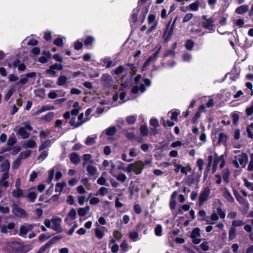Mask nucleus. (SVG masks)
<instances>
[{"instance_id":"nucleus-1","label":"nucleus","mask_w":253,"mask_h":253,"mask_svg":"<svg viewBox=\"0 0 253 253\" xmlns=\"http://www.w3.org/2000/svg\"><path fill=\"white\" fill-rule=\"evenodd\" d=\"M5 248L8 253H27L32 249L33 246L22 242L13 241L6 242Z\"/></svg>"},{"instance_id":"nucleus-2","label":"nucleus","mask_w":253,"mask_h":253,"mask_svg":"<svg viewBox=\"0 0 253 253\" xmlns=\"http://www.w3.org/2000/svg\"><path fill=\"white\" fill-rule=\"evenodd\" d=\"M180 112L179 110H172L168 113V117L170 118V120H167L168 126H172L175 124L178 121L177 117Z\"/></svg>"},{"instance_id":"nucleus-3","label":"nucleus","mask_w":253,"mask_h":253,"mask_svg":"<svg viewBox=\"0 0 253 253\" xmlns=\"http://www.w3.org/2000/svg\"><path fill=\"white\" fill-rule=\"evenodd\" d=\"M76 118L75 117H73L70 120L69 123L71 126H80L83 125L84 123L89 121V119L88 118H85L84 116V114L83 113H81L78 117V121L77 122H75Z\"/></svg>"},{"instance_id":"nucleus-4","label":"nucleus","mask_w":253,"mask_h":253,"mask_svg":"<svg viewBox=\"0 0 253 253\" xmlns=\"http://www.w3.org/2000/svg\"><path fill=\"white\" fill-rule=\"evenodd\" d=\"M12 213L17 217H25L27 213L25 210L19 207L17 204L13 203L12 206Z\"/></svg>"},{"instance_id":"nucleus-5","label":"nucleus","mask_w":253,"mask_h":253,"mask_svg":"<svg viewBox=\"0 0 253 253\" xmlns=\"http://www.w3.org/2000/svg\"><path fill=\"white\" fill-rule=\"evenodd\" d=\"M210 192L211 190L209 187L205 188L201 192L199 197V206L203 205L208 200Z\"/></svg>"},{"instance_id":"nucleus-6","label":"nucleus","mask_w":253,"mask_h":253,"mask_svg":"<svg viewBox=\"0 0 253 253\" xmlns=\"http://www.w3.org/2000/svg\"><path fill=\"white\" fill-rule=\"evenodd\" d=\"M61 218L59 217H53L51 219V221L52 223V226L51 228L56 231L58 233H60L62 231L63 229L61 226Z\"/></svg>"},{"instance_id":"nucleus-7","label":"nucleus","mask_w":253,"mask_h":253,"mask_svg":"<svg viewBox=\"0 0 253 253\" xmlns=\"http://www.w3.org/2000/svg\"><path fill=\"white\" fill-rule=\"evenodd\" d=\"M101 82L104 86L109 87L112 86L113 80L110 75L103 74L101 78Z\"/></svg>"},{"instance_id":"nucleus-8","label":"nucleus","mask_w":253,"mask_h":253,"mask_svg":"<svg viewBox=\"0 0 253 253\" xmlns=\"http://www.w3.org/2000/svg\"><path fill=\"white\" fill-rule=\"evenodd\" d=\"M200 231L199 228H195L192 231L191 238L193 239V243L194 244H198L201 241V239L198 238L201 236Z\"/></svg>"},{"instance_id":"nucleus-9","label":"nucleus","mask_w":253,"mask_h":253,"mask_svg":"<svg viewBox=\"0 0 253 253\" xmlns=\"http://www.w3.org/2000/svg\"><path fill=\"white\" fill-rule=\"evenodd\" d=\"M203 18L205 20V21L203 22V27L210 31L213 30V18L211 17L209 19H206L205 16L203 17Z\"/></svg>"},{"instance_id":"nucleus-10","label":"nucleus","mask_w":253,"mask_h":253,"mask_svg":"<svg viewBox=\"0 0 253 253\" xmlns=\"http://www.w3.org/2000/svg\"><path fill=\"white\" fill-rule=\"evenodd\" d=\"M36 75V73L35 72H31L22 75L21 76L22 78L19 80V82L17 83V84H25L28 82V78L34 77Z\"/></svg>"},{"instance_id":"nucleus-11","label":"nucleus","mask_w":253,"mask_h":253,"mask_svg":"<svg viewBox=\"0 0 253 253\" xmlns=\"http://www.w3.org/2000/svg\"><path fill=\"white\" fill-rule=\"evenodd\" d=\"M133 172L135 174H139L143 169V163L139 161L133 164Z\"/></svg>"},{"instance_id":"nucleus-12","label":"nucleus","mask_w":253,"mask_h":253,"mask_svg":"<svg viewBox=\"0 0 253 253\" xmlns=\"http://www.w3.org/2000/svg\"><path fill=\"white\" fill-rule=\"evenodd\" d=\"M81 108H76L72 109L71 112L67 111L63 114V118L65 120H67L70 118V115L74 116L75 117L79 113Z\"/></svg>"},{"instance_id":"nucleus-13","label":"nucleus","mask_w":253,"mask_h":253,"mask_svg":"<svg viewBox=\"0 0 253 253\" xmlns=\"http://www.w3.org/2000/svg\"><path fill=\"white\" fill-rule=\"evenodd\" d=\"M25 128L29 130H32L33 127H20L18 130V134L23 139L27 138L29 136V133L27 132Z\"/></svg>"},{"instance_id":"nucleus-14","label":"nucleus","mask_w":253,"mask_h":253,"mask_svg":"<svg viewBox=\"0 0 253 253\" xmlns=\"http://www.w3.org/2000/svg\"><path fill=\"white\" fill-rule=\"evenodd\" d=\"M15 224L14 222H10L7 225H0V229L1 232L3 233L6 234L7 233V230H12L15 227Z\"/></svg>"},{"instance_id":"nucleus-15","label":"nucleus","mask_w":253,"mask_h":253,"mask_svg":"<svg viewBox=\"0 0 253 253\" xmlns=\"http://www.w3.org/2000/svg\"><path fill=\"white\" fill-rule=\"evenodd\" d=\"M70 159L71 162L75 165H77L81 162L80 156L76 153H71L70 155Z\"/></svg>"},{"instance_id":"nucleus-16","label":"nucleus","mask_w":253,"mask_h":253,"mask_svg":"<svg viewBox=\"0 0 253 253\" xmlns=\"http://www.w3.org/2000/svg\"><path fill=\"white\" fill-rule=\"evenodd\" d=\"M10 163L8 160H5L0 165L1 171L8 172L10 168Z\"/></svg>"},{"instance_id":"nucleus-17","label":"nucleus","mask_w":253,"mask_h":253,"mask_svg":"<svg viewBox=\"0 0 253 253\" xmlns=\"http://www.w3.org/2000/svg\"><path fill=\"white\" fill-rule=\"evenodd\" d=\"M54 109V107L53 106H47L45 105L42 107V108L38 109L37 111L34 112L32 113L33 115H37L38 114H40L44 111H47V110H50Z\"/></svg>"},{"instance_id":"nucleus-18","label":"nucleus","mask_w":253,"mask_h":253,"mask_svg":"<svg viewBox=\"0 0 253 253\" xmlns=\"http://www.w3.org/2000/svg\"><path fill=\"white\" fill-rule=\"evenodd\" d=\"M67 80L68 79L65 76L60 75L57 79V84L59 86H67Z\"/></svg>"},{"instance_id":"nucleus-19","label":"nucleus","mask_w":253,"mask_h":253,"mask_svg":"<svg viewBox=\"0 0 253 253\" xmlns=\"http://www.w3.org/2000/svg\"><path fill=\"white\" fill-rule=\"evenodd\" d=\"M173 30L174 29H172V28L169 27V24L164 34L166 41H168L170 39L173 34Z\"/></svg>"},{"instance_id":"nucleus-20","label":"nucleus","mask_w":253,"mask_h":253,"mask_svg":"<svg viewBox=\"0 0 253 253\" xmlns=\"http://www.w3.org/2000/svg\"><path fill=\"white\" fill-rule=\"evenodd\" d=\"M155 16L154 15H150L148 17V22L149 24H152L153 25L148 30V32H151L153 29H154L157 26V24L155 23Z\"/></svg>"},{"instance_id":"nucleus-21","label":"nucleus","mask_w":253,"mask_h":253,"mask_svg":"<svg viewBox=\"0 0 253 253\" xmlns=\"http://www.w3.org/2000/svg\"><path fill=\"white\" fill-rule=\"evenodd\" d=\"M249 9V6L247 4L242 5L238 7L235 9V13L238 14H242L246 13Z\"/></svg>"},{"instance_id":"nucleus-22","label":"nucleus","mask_w":253,"mask_h":253,"mask_svg":"<svg viewBox=\"0 0 253 253\" xmlns=\"http://www.w3.org/2000/svg\"><path fill=\"white\" fill-rule=\"evenodd\" d=\"M223 197L230 203H233L234 202V199L232 196L229 191L225 188L223 191Z\"/></svg>"},{"instance_id":"nucleus-23","label":"nucleus","mask_w":253,"mask_h":253,"mask_svg":"<svg viewBox=\"0 0 253 253\" xmlns=\"http://www.w3.org/2000/svg\"><path fill=\"white\" fill-rule=\"evenodd\" d=\"M230 175V170L228 169H224L222 172V176L223 180L226 183H229V177Z\"/></svg>"},{"instance_id":"nucleus-24","label":"nucleus","mask_w":253,"mask_h":253,"mask_svg":"<svg viewBox=\"0 0 253 253\" xmlns=\"http://www.w3.org/2000/svg\"><path fill=\"white\" fill-rule=\"evenodd\" d=\"M227 136L224 133H220L218 135V143L225 145L227 142Z\"/></svg>"},{"instance_id":"nucleus-25","label":"nucleus","mask_w":253,"mask_h":253,"mask_svg":"<svg viewBox=\"0 0 253 253\" xmlns=\"http://www.w3.org/2000/svg\"><path fill=\"white\" fill-rule=\"evenodd\" d=\"M102 61L104 64V66H105L106 68L113 67L115 65V64L113 63V61L110 58H106L103 59Z\"/></svg>"},{"instance_id":"nucleus-26","label":"nucleus","mask_w":253,"mask_h":253,"mask_svg":"<svg viewBox=\"0 0 253 253\" xmlns=\"http://www.w3.org/2000/svg\"><path fill=\"white\" fill-rule=\"evenodd\" d=\"M66 186V182L64 181L61 183H57L55 186V191L59 192V194L62 192L63 189Z\"/></svg>"},{"instance_id":"nucleus-27","label":"nucleus","mask_w":253,"mask_h":253,"mask_svg":"<svg viewBox=\"0 0 253 253\" xmlns=\"http://www.w3.org/2000/svg\"><path fill=\"white\" fill-rule=\"evenodd\" d=\"M54 116L53 112H49L42 118V120L45 122H49L52 120Z\"/></svg>"},{"instance_id":"nucleus-28","label":"nucleus","mask_w":253,"mask_h":253,"mask_svg":"<svg viewBox=\"0 0 253 253\" xmlns=\"http://www.w3.org/2000/svg\"><path fill=\"white\" fill-rule=\"evenodd\" d=\"M12 195L13 197L15 198H20L23 195V190L20 188H17L16 190H13L12 192Z\"/></svg>"},{"instance_id":"nucleus-29","label":"nucleus","mask_w":253,"mask_h":253,"mask_svg":"<svg viewBox=\"0 0 253 253\" xmlns=\"http://www.w3.org/2000/svg\"><path fill=\"white\" fill-rule=\"evenodd\" d=\"M188 8L189 10L193 11H198L199 8V2L197 0L195 2L190 4L188 6Z\"/></svg>"},{"instance_id":"nucleus-30","label":"nucleus","mask_w":253,"mask_h":253,"mask_svg":"<svg viewBox=\"0 0 253 253\" xmlns=\"http://www.w3.org/2000/svg\"><path fill=\"white\" fill-rule=\"evenodd\" d=\"M236 237V229L231 227L229 231V240L231 241L234 239Z\"/></svg>"},{"instance_id":"nucleus-31","label":"nucleus","mask_w":253,"mask_h":253,"mask_svg":"<svg viewBox=\"0 0 253 253\" xmlns=\"http://www.w3.org/2000/svg\"><path fill=\"white\" fill-rule=\"evenodd\" d=\"M86 170L89 174L92 176H94L97 172V169L91 165H89L86 168Z\"/></svg>"},{"instance_id":"nucleus-32","label":"nucleus","mask_w":253,"mask_h":253,"mask_svg":"<svg viewBox=\"0 0 253 253\" xmlns=\"http://www.w3.org/2000/svg\"><path fill=\"white\" fill-rule=\"evenodd\" d=\"M31 154V151L30 150H27L25 151H23L21 152L18 157L20 158V159H26L29 157L30 156Z\"/></svg>"},{"instance_id":"nucleus-33","label":"nucleus","mask_w":253,"mask_h":253,"mask_svg":"<svg viewBox=\"0 0 253 253\" xmlns=\"http://www.w3.org/2000/svg\"><path fill=\"white\" fill-rule=\"evenodd\" d=\"M190 208V206L189 205L185 204L181 206L180 208L178 209L176 214H182L183 211H188L189 210Z\"/></svg>"},{"instance_id":"nucleus-34","label":"nucleus","mask_w":253,"mask_h":253,"mask_svg":"<svg viewBox=\"0 0 253 253\" xmlns=\"http://www.w3.org/2000/svg\"><path fill=\"white\" fill-rule=\"evenodd\" d=\"M244 224V222L241 220H234L232 222L231 227L233 228H236V227L241 226Z\"/></svg>"},{"instance_id":"nucleus-35","label":"nucleus","mask_w":253,"mask_h":253,"mask_svg":"<svg viewBox=\"0 0 253 253\" xmlns=\"http://www.w3.org/2000/svg\"><path fill=\"white\" fill-rule=\"evenodd\" d=\"M161 48V46H160L159 48L156 51V52L153 55H152V56H150L147 59V60H149L150 62L156 61L157 60V59L158 54L160 53Z\"/></svg>"},{"instance_id":"nucleus-36","label":"nucleus","mask_w":253,"mask_h":253,"mask_svg":"<svg viewBox=\"0 0 253 253\" xmlns=\"http://www.w3.org/2000/svg\"><path fill=\"white\" fill-rule=\"evenodd\" d=\"M194 45V42L192 40H188L186 41L185 46V48L188 50H191Z\"/></svg>"},{"instance_id":"nucleus-37","label":"nucleus","mask_w":253,"mask_h":253,"mask_svg":"<svg viewBox=\"0 0 253 253\" xmlns=\"http://www.w3.org/2000/svg\"><path fill=\"white\" fill-rule=\"evenodd\" d=\"M36 142L34 140L30 139L28 140L27 142L24 144L23 146L24 148H33L36 146Z\"/></svg>"},{"instance_id":"nucleus-38","label":"nucleus","mask_w":253,"mask_h":253,"mask_svg":"<svg viewBox=\"0 0 253 253\" xmlns=\"http://www.w3.org/2000/svg\"><path fill=\"white\" fill-rule=\"evenodd\" d=\"M37 196V194L35 192H30L26 196V198L29 199L31 202H34L35 201Z\"/></svg>"},{"instance_id":"nucleus-39","label":"nucleus","mask_w":253,"mask_h":253,"mask_svg":"<svg viewBox=\"0 0 253 253\" xmlns=\"http://www.w3.org/2000/svg\"><path fill=\"white\" fill-rule=\"evenodd\" d=\"M27 233L28 230L25 225H21L19 228V235L21 237H25Z\"/></svg>"},{"instance_id":"nucleus-40","label":"nucleus","mask_w":253,"mask_h":253,"mask_svg":"<svg viewBox=\"0 0 253 253\" xmlns=\"http://www.w3.org/2000/svg\"><path fill=\"white\" fill-rule=\"evenodd\" d=\"M136 119V116H129L126 119V121L128 125H131L134 124Z\"/></svg>"},{"instance_id":"nucleus-41","label":"nucleus","mask_w":253,"mask_h":253,"mask_svg":"<svg viewBox=\"0 0 253 253\" xmlns=\"http://www.w3.org/2000/svg\"><path fill=\"white\" fill-rule=\"evenodd\" d=\"M54 169H50L48 171V176L46 180V182L49 184L51 182L54 175Z\"/></svg>"},{"instance_id":"nucleus-42","label":"nucleus","mask_w":253,"mask_h":253,"mask_svg":"<svg viewBox=\"0 0 253 253\" xmlns=\"http://www.w3.org/2000/svg\"><path fill=\"white\" fill-rule=\"evenodd\" d=\"M104 131L107 135L112 136L116 133V127H108Z\"/></svg>"},{"instance_id":"nucleus-43","label":"nucleus","mask_w":253,"mask_h":253,"mask_svg":"<svg viewBox=\"0 0 253 253\" xmlns=\"http://www.w3.org/2000/svg\"><path fill=\"white\" fill-rule=\"evenodd\" d=\"M77 212L76 210L72 208L68 213L67 216L71 218V220H74L76 218Z\"/></svg>"},{"instance_id":"nucleus-44","label":"nucleus","mask_w":253,"mask_h":253,"mask_svg":"<svg viewBox=\"0 0 253 253\" xmlns=\"http://www.w3.org/2000/svg\"><path fill=\"white\" fill-rule=\"evenodd\" d=\"M138 13V9H134L132 11V13L130 17V21L134 23L136 21L137 19V15Z\"/></svg>"},{"instance_id":"nucleus-45","label":"nucleus","mask_w":253,"mask_h":253,"mask_svg":"<svg viewBox=\"0 0 253 253\" xmlns=\"http://www.w3.org/2000/svg\"><path fill=\"white\" fill-rule=\"evenodd\" d=\"M248 160V158L247 155H243L239 156L238 159L239 162L240 164L244 167L245 166L246 163Z\"/></svg>"},{"instance_id":"nucleus-46","label":"nucleus","mask_w":253,"mask_h":253,"mask_svg":"<svg viewBox=\"0 0 253 253\" xmlns=\"http://www.w3.org/2000/svg\"><path fill=\"white\" fill-rule=\"evenodd\" d=\"M21 159H20L19 157H18L17 159H16L12 165V168L13 169H17L21 164Z\"/></svg>"},{"instance_id":"nucleus-47","label":"nucleus","mask_w":253,"mask_h":253,"mask_svg":"<svg viewBox=\"0 0 253 253\" xmlns=\"http://www.w3.org/2000/svg\"><path fill=\"white\" fill-rule=\"evenodd\" d=\"M91 155L89 154H84L83 156V159L84 160L83 166H85L86 162L90 161V163H93V161L91 160Z\"/></svg>"},{"instance_id":"nucleus-48","label":"nucleus","mask_w":253,"mask_h":253,"mask_svg":"<svg viewBox=\"0 0 253 253\" xmlns=\"http://www.w3.org/2000/svg\"><path fill=\"white\" fill-rule=\"evenodd\" d=\"M223 158H224L223 155L219 157L218 155L215 153L214 154V160L213 164H217L218 165V163L222 160Z\"/></svg>"},{"instance_id":"nucleus-49","label":"nucleus","mask_w":253,"mask_h":253,"mask_svg":"<svg viewBox=\"0 0 253 253\" xmlns=\"http://www.w3.org/2000/svg\"><path fill=\"white\" fill-rule=\"evenodd\" d=\"M128 236L129 239L133 241H135L138 238V233L137 232L132 231L129 233Z\"/></svg>"},{"instance_id":"nucleus-50","label":"nucleus","mask_w":253,"mask_h":253,"mask_svg":"<svg viewBox=\"0 0 253 253\" xmlns=\"http://www.w3.org/2000/svg\"><path fill=\"white\" fill-rule=\"evenodd\" d=\"M162 227L160 224L157 225L155 229V233L156 236H160L162 235Z\"/></svg>"},{"instance_id":"nucleus-51","label":"nucleus","mask_w":253,"mask_h":253,"mask_svg":"<svg viewBox=\"0 0 253 253\" xmlns=\"http://www.w3.org/2000/svg\"><path fill=\"white\" fill-rule=\"evenodd\" d=\"M50 144V140H47L45 141L44 142L42 143V144L39 147V151H41L44 149L48 147Z\"/></svg>"},{"instance_id":"nucleus-52","label":"nucleus","mask_w":253,"mask_h":253,"mask_svg":"<svg viewBox=\"0 0 253 253\" xmlns=\"http://www.w3.org/2000/svg\"><path fill=\"white\" fill-rule=\"evenodd\" d=\"M46 54V56H42L39 58V60L41 63H45L48 61V59L50 57V53H47Z\"/></svg>"},{"instance_id":"nucleus-53","label":"nucleus","mask_w":253,"mask_h":253,"mask_svg":"<svg viewBox=\"0 0 253 253\" xmlns=\"http://www.w3.org/2000/svg\"><path fill=\"white\" fill-rule=\"evenodd\" d=\"M95 138L96 137H93L88 136L85 142V144L90 145L94 144L95 143Z\"/></svg>"},{"instance_id":"nucleus-54","label":"nucleus","mask_w":253,"mask_h":253,"mask_svg":"<svg viewBox=\"0 0 253 253\" xmlns=\"http://www.w3.org/2000/svg\"><path fill=\"white\" fill-rule=\"evenodd\" d=\"M94 41L93 37L91 36H88L84 42V44L86 46L90 45Z\"/></svg>"},{"instance_id":"nucleus-55","label":"nucleus","mask_w":253,"mask_h":253,"mask_svg":"<svg viewBox=\"0 0 253 253\" xmlns=\"http://www.w3.org/2000/svg\"><path fill=\"white\" fill-rule=\"evenodd\" d=\"M95 234L98 239H101L103 237L104 233L100 229H95Z\"/></svg>"},{"instance_id":"nucleus-56","label":"nucleus","mask_w":253,"mask_h":253,"mask_svg":"<svg viewBox=\"0 0 253 253\" xmlns=\"http://www.w3.org/2000/svg\"><path fill=\"white\" fill-rule=\"evenodd\" d=\"M204 161L203 160L200 158L197 161V166L198 167V169L200 171H202L203 169Z\"/></svg>"},{"instance_id":"nucleus-57","label":"nucleus","mask_w":253,"mask_h":253,"mask_svg":"<svg viewBox=\"0 0 253 253\" xmlns=\"http://www.w3.org/2000/svg\"><path fill=\"white\" fill-rule=\"evenodd\" d=\"M193 17V14L191 13H188L185 15L183 19V22L185 23L188 22Z\"/></svg>"},{"instance_id":"nucleus-58","label":"nucleus","mask_w":253,"mask_h":253,"mask_svg":"<svg viewBox=\"0 0 253 253\" xmlns=\"http://www.w3.org/2000/svg\"><path fill=\"white\" fill-rule=\"evenodd\" d=\"M14 92V89L13 88H10L9 89L8 91L7 92L6 95L4 96V100L6 101H7L9 100L11 96L12 95V94Z\"/></svg>"},{"instance_id":"nucleus-59","label":"nucleus","mask_w":253,"mask_h":253,"mask_svg":"<svg viewBox=\"0 0 253 253\" xmlns=\"http://www.w3.org/2000/svg\"><path fill=\"white\" fill-rule=\"evenodd\" d=\"M12 150L11 152V154L13 155H15L18 153H19L21 150V147L19 146H14L12 148H10Z\"/></svg>"},{"instance_id":"nucleus-60","label":"nucleus","mask_w":253,"mask_h":253,"mask_svg":"<svg viewBox=\"0 0 253 253\" xmlns=\"http://www.w3.org/2000/svg\"><path fill=\"white\" fill-rule=\"evenodd\" d=\"M120 247L121 250L124 252H126L128 250V244L126 241H124L122 242V243L120 245Z\"/></svg>"},{"instance_id":"nucleus-61","label":"nucleus","mask_w":253,"mask_h":253,"mask_svg":"<svg viewBox=\"0 0 253 253\" xmlns=\"http://www.w3.org/2000/svg\"><path fill=\"white\" fill-rule=\"evenodd\" d=\"M62 238V236L60 235H57L55 236H54L51 239H50L49 241V243L51 245V246L55 242H56L58 240H59Z\"/></svg>"},{"instance_id":"nucleus-62","label":"nucleus","mask_w":253,"mask_h":253,"mask_svg":"<svg viewBox=\"0 0 253 253\" xmlns=\"http://www.w3.org/2000/svg\"><path fill=\"white\" fill-rule=\"evenodd\" d=\"M48 156V152L46 151H42L40 156L38 157V159L40 160L43 161Z\"/></svg>"},{"instance_id":"nucleus-63","label":"nucleus","mask_w":253,"mask_h":253,"mask_svg":"<svg viewBox=\"0 0 253 253\" xmlns=\"http://www.w3.org/2000/svg\"><path fill=\"white\" fill-rule=\"evenodd\" d=\"M200 247L203 251H207L209 249V246L208 242H204L200 245Z\"/></svg>"},{"instance_id":"nucleus-64","label":"nucleus","mask_w":253,"mask_h":253,"mask_svg":"<svg viewBox=\"0 0 253 253\" xmlns=\"http://www.w3.org/2000/svg\"><path fill=\"white\" fill-rule=\"evenodd\" d=\"M126 176L124 173L119 174L117 177V179L121 182H124L126 180Z\"/></svg>"}]
</instances>
